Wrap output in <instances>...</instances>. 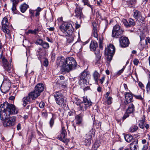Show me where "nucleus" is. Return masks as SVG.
Here are the masks:
<instances>
[{
  "label": "nucleus",
  "mask_w": 150,
  "mask_h": 150,
  "mask_svg": "<svg viewBox=\"0 0 150 150\" xmlns=\"http://www.w3.org/2000/svg\"><path fill=\"white\" fill-rule=\"evenodd\" d=\"M18 111L15 106L13 104H9L6 107L4 111H0L1 120L3 122L9 117L10 115L16 114Z\"/></svg>",
  "instance_id": "obj_2"
},
{
  "label": "nucleus",
  "mask_w": 150,
  "mask_h": 150,
  "mask_svg": "<svg viewBox=\"0 0 150 150\" xmlns=\"http://www.w3.org/2000/svg\"><path fill=\"white\" fill-rule=\"evenodd\" d=\"M16 5H13L12 7L11 8L12 11H13L14 13H16Z\"/></svg>",
  "instance_id": "obj_54"
},
{
  "label": "nucleus",
  "mask_w": 150,
  "mask_h": 150,
  "mask_svg": "<svg viewBox=\"0 0 150 150\" xmlns=\"http://www.w3.org/2000/svg\"><path fill=\"white\" fill-rule=\"evenodd\" d=\"M115 48L114 46L110 44L105 49V54L107 56L108 60H111L112 57L115 52Z\"/></svg>",
  "instance_id": "obj_7"
},
{
  "label": "nucleus",
  "mask_w": 150,
  "mask_h": 150,
  "mask_svg": "<svg viewBox=\"0 0 150 150\" xmlns=\"http://www.w3.org/2000/svg\"><path fill=\"white\" fill-rule=\"evenodd\" d=\"M103 36H102L101 37H99L98 43L99 48L101 49H103Z\"/></svg>",
  "instance_id": "obj_31"
},
{
  "label": "nucleus",
  "mask_w": 150,
  "mask_h": 150,
  "mask_svg": "<svg viewBox=\"0 0 150 150\" xmlns=\"http://www.w3.org/2000/svg\"><path fill=\"white\" fill-rule=\"evenodd\" d=\"M93 76L95 81L97 82L98 81V77L99 76V73L96 71L94 72Z\"/></svg>",
  "instance_id": "obj_32"
},
{
  "label": "nucleus",
  "mask_w": 150,
  "mask_h": 150,
  "mask_svg": "<svg viewBox=\"0 0 150 150\" xmlns=\"http://www.w3.org/2000/svg\"><path fill=\"white\" fill-rule=\"evenodd\" d=\"M43 50L42 48H39L37 50L38 55H39V57L42 56L43 54Z\"/></svg>",
  "instance_id": "obj_36"
},
{
  "label": "nucleus",
  "mask_w": 150,
  "mask_h": 150,
  "mask_svg": "<svg viewBox=\"0 0 150 150\" xmlns=\"http://www.w3.org/2000/svg\"><path fill=\"white\" fill-rule=\"evenodd\" d=\"M129 114H130L127 113V112H126H126L124 114V116L122 117V119L124 120L127 118L129 116Z\"/></svg>",
  "instance_id": "obj_51"
},
{
  "label": "nucleus",
  "mask_w": 150,
  "mask_h": 150,
  "mask_svg": "<svg viewBox=\"0 0 150 150\" xmlns=\"http://www.w3.org/2000/svg\"><path fill=\"white\" fill-rule=\"evenodd\" d=\"M82 2L85 5H86L91 8V10H93V7L91 5L89 4V1L88 0H82Z\"/></svg>",
  "instance_id": "obj_35"
},
{
  "label": "nucleus",
  "mask_w": 150,
  "mask_h": 150,
  "mask_svg": "<svg viewBox=\"0 0 150 150\" xmlns=\"http://www.w3.org/2000/svg\"><path fill=\"white\" fill-rule=\"evenodd\" d=\"M145 119L144 116H143L142 119L139 121V127L142 129H144V127L147 129H148L150 127L149 125V124L144 123Z\"/></svg>",
  "instance_id": "obj_19"
},
{
  "label": "nucleus",
  "mask_w": 150,
  "mask_h": 150,
  "mask_svg": "<svg viewBox=\"0 0 150 150\" xmlns=\"http://www.w3.org/2000/svg\"><path fill=\"white\" fill-rule=\"evenodd\" d=\"M42 46L44 48L47 49L49 47V45L48 43L47 42H44L43 43Z\"/></svg>",
  "instance_id": "obj_41"
},
{
  "label": "nucleus",
  "mask_w": 150,
  "mask_h": 150,
  "mask_svg": "<svg viewBox=\"0 0 150 150\" xmlns=\"http://www.w3.org/2000/svg\"><path fill=\"white\" fill-rule=\"evenodd\" d=\"M75 115V113L74 111H72L69 112L67 115V117L69 119H72V120H73Z\"/></svg>",
  "instance_id": "obj_30"
},
{
  "label": "nucleus",
  "mask_w": 150,
  "mask_h": 150,
  "mask_svg": "<svg viewBox=\"0 0 150 150\" xmlns=\"http://www.w3.org/2000/svg\"><path fill=\"white\" fill-rule=\"evenodd\" d=\"M120 45L122 47H127L129 44V41L127 38L124 37H121L119 40Z\"/></svg>",
  "instance_id": "obj_15"
},
{
  "label": "nucleus",
  "mask_w": 150,
  "mask_h": 150,
  "mask_svg": "<svg viewBox=\"0 0 150 150\" xmlns=\"http://www.w3.org/2000/svg\"><path fill=\"white\" fill-rule=\"evenodd\" d=\"M75 16L77 18L80 19L81 22V19L83 18L84 17L82 12V9L81 8L79 7L76 6L75 10Z\"/></svg>",
  "instance_id": "obj_17"
},
{
  "label": "nucleus",
  "mask_w": 150,
  "mask_h": 150,
  "mask_svg": "<svg viewBox=\"0 0 150 150\" xmlns=\"http://www.w3.org/2000/svg\"><path fill=\"white\" fill-rule=\"evenodd\" d=\"M0 59L5 69L9 73H13V70L11 64L12 60H10V62H8L4 57L3 56L2 52L0 54Z\"/></svg>",
  "instance_id": "obj_6"
},
{
  "label": "nucleus",
  "mask_w": 150,
  "mask_h": 150,
  "mask_svg": "<svg viewBox=\"0 0 150 150\" xmlns=\"http://www.w3.org/2000/svg\"><path fill=\"white\" fill-rule=\"evenodd\" d=\"M133 16L137 21H140L141 20L143 21L144 20V18L142 16L141 12L137 10L134 11Z\"/></svg>",
  "instance_id": "obj_16"
},
{
  "label": "nucleus",
  "mask_w": 150,
  "mask_h": 150,
  "mask_svg": "<svg viewBox=\"0 0 150 150\" xmlns=\"http://www.w3.org/2000/svg\"><path fill=\"white\" fill-rule=\"evenodd\" d=\"M68 36L69 37L67 38V43H69L72 42L74 40V37L72 36Z\"/></svg>",
  "instance_id": "obj_33"
},
{
  "label": "nucleus",
  "mask_w": 150,
  "mask_h": 150,
  "mask_svg": "<svg viewBox=\"0 0 150 150\" xmlns=\"http://www.w3.org/2000/svg\"><path fill=\"white\" fill-rule=\"evenodd\" d=\"M44 89V86L43 84L42 83H38L35 87L34 91H32L34 94V97L37 98L40 94L43 91Z\"/></svg>",
  "instance_id": "obj_11"
},
{
  "label": "nucleus",
  "mask_w": 150,
  "mask_h": 150,
  "mask_svg": "<svg viewBox=\"0 0 150 150\" xmlns=\"http://www.w3.org/2000/svg\"><path fill=\"white\" fill-rule=\"evenodd\" d=\"M134 64L135 65H137L139 63V61L137 59H135L133 61Z\"/></svg>",
  "instance_id": "obj_57"
},
{
  "label": "nucleus",
  "mask_w": 150,
  "mask_h": 150,
  "mask_svg": "<svg viewBox=\"0 0 150 150\" xmlns=\"http://www.w3.org/2000/svg\"><path fill=\"white\" fill-rule=\"evenodd\" d=\"M54 122V119L53 117H52L50 120V125L51 127H52L53 126Z\"/></svg>",
  "instance_id": "obj_45"
},
{
  "label": "nucleus",
  "mask_w": 150,
  "mask_h": 150,
  "mask_svg": "<svg viewBox=\"0 0 150 150\" xmlns=\"http://www.w3.org/2000/svg\"><path fill=\"white\" fill-rule=\"evenodd\" d=\"M22 1V0H13V5L16 6L18 3Z\"/></svg>",
  "instance_id": "obj_48"
},
{
  "label": "nucleus",
  "mask_w": 150,
  "mask_h": 150,
  "mask_svg": "<svg viewBox=\"0 0 150 150\" xmlns=\"http://www.w3.org/2000/svg\"><path fill=\"white\" fill-rule=\"evenodd\" d=\"M95 53L96 55L95 59L94 60L96 64H98L100 63V61L101 54L100 53V51L98 49L96 50L95 51Z\"/></svg>",
  "instance_id": "obj_21"
},
{
  "label": "nucleus",
  "mask_w": 150,
  "mask_h": 150,
  "mask_svg": "<svg viewBox=\"0 0 150 150\" xmlns=\"http://www.w3.org/2000/svg\"><path fill=\"white\" fill-rule=\"evenodd\" d=\"M21 124L20 123H18L17 126V130H19L21 129Z\"/></svg>",
  "instance_id": "obj_64"
},
{
  "label": "nucleus",
  "mask_w": 150,
  "mask_h": 150,
  "mask_svg": "<svg viewBox=\"0 0 150 150\" xmlns=\"http://www.w3.org/2000/svg\"><path fill=\"white\" fill-rule=\"evenodd\" d=\"M29 13L32 16H34V11L30 9L29 10Z\"/></svg>",
  "instance_id": "obj_61"
},
{
  "label": "nucleus",
  "mask_w": 150,
  "mask_h": 150,
  "mask_svg": "<svg viewBox=\"0 0 150 150\" xmlns=\"http://www.w3.org/2000/svg\"><path fill=\"white\" fill-rule=\"evenodd\" d=\"M138 147L137 141H134L130 144V147L131 150H137Z\"/></svg>",
  "instance_id": "obj_24"
},
{
  "label": "nucleus",
  "mask_w": 150,
  "mask_h": 150,
  "mask_svg": "<svg viewBox=\"0 0 150 150\" xmlns=\"http://www.w3.org/2000/svg\"><path fill=\"white\" fill-rule=\"evenodd\" d=\"M45 105V104L43 102H41L39 104V106L40 108H44Z\"/></svg>",
  "instance_id": "obj_55"
},
{
  "label": "nucleus",
  "mask_w": 150,
  "mask_h": 150,
  "mask_svg": "<svg viewBox=\"0 0 150 150\" xmlns=\"http://www.w3.org/2000/svg\"><path fill=\"white\" fill-rule=\"evenodd\" d=\"M75 28L76 29H78L80 27V25L78 24V22L76 21L75 24Z\"/></svg>",
  "instance_id": "obj_60"
},
{
  "label": "nucleus",
  "mask_w": 150,
  "mask_h": 150,
  "mask_svg": "<svg viewBox=\"0 0 150 150\" xmlns=\"http://www.w3.org/2000/svg\"><path fill=\"white\" fill-rule=\"evenodd\" d=\"M138 129V127L136 125L131 127L129 129V131L131 132H133L136 131Z\"/></svg>",
  "instance_id": "obj_34"
},
{
  "label": "nucleus",
  "mask_w": 150,
  "mask_h": 150,
  "mask_svg": "<svg viewBox=\"0 0 150 150\" xmlns=\"http://www.w3.org/2000/svg\"><path fill=\"white\" fill-rule=\"evenodd\" d=\"M92 24L93 26V30H97L96 23L95 22H93L92 23Z\"/></svg>",
  "instance_id": "obj_50"
},
{
  "label": "nucleus",
  "mask_w": 150,
  "mask_h": 150,
  "mask_svg": "<svg viewBox=\"0 0 150 150\" xmlns=\"http://www.w3.org/2000/svg\"><path fill=\"white\" fill-rule=\"evenodd\" d=\"M98 47V45L97 42L96 41H92L90 45V49L93 50H94L97 47Z\"/></svg>",
  "instance_id": "obj_27"
},
{
  "label": "nucleus",
  "mask_w": 150,
  "mask_h": 150,
  "mask_svg": "<svg viewBox=\"0 0 150 150\" xmlns=\"http://www.w3.org/2000/svg\"><path fill=\"white\" fill-rule=\"evenodd\" d=\"M9 104H11L8 103L7 102H6L1 104L0 106V111H5L6 109V107Z\"/></svg>",
  "instance_id": "obj_28"
},
{
  "label": "nucleus",
  "mask_w": 150,
  "mask_h": 150,
  "mask_svg": "<svg viewBox=\"0 0 150 150\" xmlns=\"http://www.w3.org/2000/svg\"><path fill=\"white\" fill-rule=\"evenodd\" d=\"M125 68H123L122 69L119 70L117 73V75L118 76L120 75L124 70Z\"/></svg>",
  "instance_id": "obj_56"
},
{
  "label": "nucleus",
  "mask_w": 150,
  "mask_h": 150,
  "mask_svg": "<svg viewBox=\"0 0 150 150\" xmlns=\"http://www.w3.org/2000/svg\"><path fill=\"white\" fill-rule=\"evenodd\" d=\"M136 3L135 0H129L128 1V4L129 5V6L130 7H131L133 6V5Z\"/></svg>",
  "instance_id": "obj_39"
},
{
  "label": "nucleus",
  "mask_w": 150,
  "mask_h": 150,
  "mask_svg": "<svg viewBox=\"0 0 150 150\" xmlns=\"http://www.w3.org/2000/svg\"><path fill=\"white\" fill-rule=\"evenodd\" d=\"M51 59L52 61L53 62H54L55 59V54L54 53L52 52L51 54Z\"/></svg>",
  "instance_id": "obj_43"
},
{
  "label": "nucleus",
  "mask_w": 150,
  "mask_h": 150,
  "mask_svg": "<svg viewBox=\"0 0 150 150\" xmlns=\"http://www.w3.org/2000/svg\"><path fill=\"white\" fill-rule=\"evenodd\" d=\"M67 135L66 130L62 128L61 131V134L58 137V139L64 143H67L69 142V140L66 138Z\"/></svg>",
  "instance_id": "obj_14"
},
{
  "label": "nucleus",
  "mask_w": 150,
  "mask_h": 150,
  "mask_svg": "<svg viewBox=\"0 0 150 150\" xmlns=\"http://www.w3.org/2000/svg\"><path fill=\"white\" fill-rule=\"evenodd\" d=\"M128 22L125 19L122 20L123 23L125 26L127 28H129L135 25L134 20L132 18H129Z\"/></svg>",
  "instance_id": "obj_18"
},
{
  "label": "nucleus",
  "mask_w": 150,
  "mask_h": 150,
  "mask_svg": "<svg viewBox=\"0 0 150 150\" xmlns=\"http://www.w3.org/2000/svg\"><path fill=\"white\" fill-rule=\"evenodd\" d=\"M139 37L140 38V41L141 42L142 40L144 39L145 37L144 34L142 32H141L139 35Z\"/></svg>",
  "instance_id": "obj_46"
},
{
  "label": "nucleus",
  "mask_w": 150,
  "mask_h": 150,
  "mask_svg": "<svg viewBox=\"0 0 150 150\" xmlns=\"http://www.w3.org/2000/svg\"><path fill=\"white\" fill-rule=\"evenodd\" d=\"M90 76L91 75L88 71H84L81 73L80 76L79 81V85H81L83 87L86 84H89L88 80L90 79Z\"/></svg>",
  "instance_id": "obj_5"
},
{
  "label": "nucleus",
  "mask_w": 150,
  "mask_h": 150,
  "mask_svg": "<svg viewBox=\"0 0 150 150\" xmlns=\"http://www.w3.org/2000/svg\"><path fill=\"white\" fill-rule=\"evenodd\" d=\"M133 96L132 94L128 93H127L125 94V99L124 103L125 105L131 103L132 101Z\"/></svg>",
  "instance_id": "obj_20"
},
{
  "label": "nucleus",
  "mask_w": 150,
  "mask_h": 150,
  "mask_svg": "<svg viewBox=\"0 0 150 150\" xmlns=\"http://www.w3.org/2000/svg\"><path fill=\"white\" fill-rule=\"evenodd\" d=\"M105 77L104 76H103V77L100 79V81L101 84L103 83V82L104 80Z\"/></svg>",
  "instance_id": "obj_62"
},
{
  "label": "nucleus",
  "mask_w": 150,
  "mask_h": 150,
  "mask_svg": "<svg viewBox=\"0 0 150 150\" xmlns=\"http://www.w3.org/2000/svg\"><path fill=\"white\" fill-rule=\"evenodd\" d=\"M134 97L136 98V99H139V100H142L143 99V98L142 97L141 95H134Z\"/></svg>",
  "instance_id": "obj_53"
},
{
  "label": "nucleus",
  "mask_w": 150,
  "mask_h": 150,
  "mask_svg": "<svg viewBox=\"0 0 150 150\" xmlns=\"http://www.w3.org/2000/svg\"><path fill=\"white\" fill-rule=\"evenodd\" d=\"M88 85V84H86V85L83 86V87L81 85H80V86L81 88H83L84 91H85L90 89L89 86H87Z\"/></svg>",
  "instance_id": "obj_37"
},
{
  "label": "nucleus",
  "mask_w": 150,
  "mask_h": 150,
  "mask_svg": "<svg viewBox=\"0 0 150 150\" xmlns=\"http://www.w3.org/2000/svg\"><path fill=\"white\" fill-rule=\"evenodd\" d=\"M92 105V102L90 99L88 98L87 96H84L83 98L82 102L80 105V108L81 110L84 111L89 108Z\"/></svg>",
  "instance_id": "obj_8"
},
{
  "label": "nucleus",
  "mask_w": 150,
  "mask_h": 150,
  "mask_svg": "<svg viewBox=\"0 0 150 150\" xmlns=\"http://www.w3.org/2000/svg\"><path fill=\"white\" fill-rule=\"evenodd\" d=\"M16 118L14 116L9 117L3 122V126L4 127L13 126L16 124Z\"/></svg>",
  "instance_id": "obj_12"
},
{
  "label": "nucleus",
  "mask_w": 150,
  "mask_h": 150,
  "mask_svg": "<svg viewBox=\"0 0 150 150\" xmlns=\"http://www.w3.org/2000/svg\"><path fill=\"white\" fill-rule=\"evenodd\" d=\"M145 42L146 44H147V42L150 44V38L149 37H147L145 40Z\"/></svg>",
  "instance_id": "obj_63"
},
{
  "label": "nucleus",
  "mask_w": 150,
  "mask_h": 150,
  "mask_svg": "<svg viewBox=\"0 0 150 150\" xmlns=\"http://www.w3.org/2000/svg\"><path fill=\"white\" fill-rule=\"evenodd\" d=\"M123 30L120 28V27L118 25H116L113 27L112 32V37L117 38L122 34Z\"/></svg>",
  "instance_id": "obj_10"
},
{
  "label": "nucleus",
  "mask_w": 150,
  "mask_h": 150,
  "mask_svg": "<svg viewBox=\"0 0 150 150\" xmlns=\"http://www.w3.org/2000/svg\"><path fill=\"white\" fill-rule=\"evenodd\" d=\"M93 36L95 38H97V39L98 40V34L97 32V30H95V31L93 30Z\"/></svg>",
  "instance_id": "obj_47"
},
{
  "label": "nucleus",
  "mask_w": 150,
  "mask_h": 150,
  "mask_svg": "<svg viewBox=\"0 0 150 150\" xmlns=\"http://www.w3.org/2000/svg\"><path fill=\"white\" fill-rule=\"evenodd\" d=\"M148 143L147 142V144L144 145L141 150H147L148 147Z\"/></svg>",
  "instance_id": "obj_52"
},
{
  "label": "nucleus",
  "mask_w": 150,
  "mask_h": 150,
  "mask_svg": "<svg viewBox=\"0 0 150 150\" xmlns=\"http://www.w3.org/2000/svg\"><path fill=\"white\" fill-rule=\"evenodd\" d=\"M60 29L65 36L71 35L73 30V27L71 24L67 22L63 23L60 26Z\"/></svg>",
  "instance_id": "obj_4"
},
{
  "label": "nucleus",
  "mask_w": 150,
  "mask_h": 150,
  "mask_svg": "<svg viewBox=\"0 0 150 150\" xmlns=\"http://www.w3.org/2000/svg\"><path fill=\"white\" fill-rule=\"evenodd\" d=\"M42 117L45 118H46L48 115L47 112L45 110L44 111H43L42 112Z\"/></svg>",
  "instance_id": "obj_44"
},
{
  "label": "nucleus",
  "mask_w": 150,
  "mask_h": 150,
  "mask_svg": "<svg viewBox=\"0 0 150 150\" xmlns=\"http://www.w3.org/2000/svg\"><path fill=\"white\" fill-rule=\"evenodd\" d=\"M48 64V61L47 59H45V60L43 62V65H44L47 67Z\"/></svg>",
  "instance_id": "obj_58"
},
{
  "label": "nucleus",
  "mask_w": 150,
  "mask_h": 150,
  "mask_svg": "<svg viewBox=\"0 0 150 150\" xmlns=\"http://www.w3.org/2000/svg\"><path fill=\"white\" fill-rule=\"evenodd\" d=\"M83 115L80 114L77 115L75 116V119L76 120V124L78 125L81 124L82 121V117Z\"/></svg>",
  "instance_id": "obj_25"
},
{
  "label": "nucleus",
  "mask_w": 150,
  "mask_h": 150,
  "mask_svg": "<svg viewBox=\"0 0 150 150\" xmlns=\"http://www.w3.org/2000/svg\"><path fill=\"white\" fill-rule=\"evenodd\" d=\"M82 44V43H79V42L76 43L75 44V45L76 46H79V48L80 50V49L82 48V45H81Z\"/></svg>",
  "instance_id": "obj_59"
},
{
  "label": "nucleus",
  "mask_w": 150,
  "mask_h": 150,
  "mask_svg": "<svg viewBox=\"0 0 150 150\" xmlns=\"http://www.w3.org/2000/svg\"><path fill=\"white\" fill-rule=\"evenodd\" d=\"M107 99V103L109 105L112 103V98L111 97H109L108 98H106Z\"/></svg>",
  "instance_id": "obj_40"
},
{
  "label": "nucleus",
  "mask_w": 150,
  "mask_h": 150,
  "mask_svg": "<svg viewBox=\"0 0 150 150\" xmlns=\"http://www.w3.org/2000/svg\"><path fill=\"white\" fill-rule=\"evenodd\" d=\"M135 111V107L134 105L132 103H131L128 105L126 111L127 113L131 114L134 112Z\"/></svg>",
  "instance_id": "obj_23"
},
{
  "label": "nucleus",
  "mask_w": 150,
  "mask_h": 150,
  "mask_svg": "<svg viewBox=\"0 0 150 150\" xmlns=\"http://www.w3.org/2000/svg\"><path fill=\"white\" fill-rule=\"evenodd\" d=\"M57 63L61 67V70L62 72H69L75 69L77 65L75 59L72 57L67 58L66 59L62 57L57 60Z\"/></svg>",
  "instance_id": "obj_1"
},
{
  "label": "nucleus",
  "mask_w": 150,
  "mask_h": 150,
  "mask_svg": "<svg viewBox=\"0 0 150 150\" xmlns=\"http://www.w3.org/2000/svg\"><path fill=\"white\" fill-rule=\"evenodd\" d=\"M44 42L42 40L40 39L37 40L35 43L36 44L42 46Z\"/></svg>",
  "instance_id": "obj_42"
},
{
  "label": "nucleus",
  "mask_w": 150,
  "mask_h": 150,
  "mask_svg": "<svg viewBox=\"0 0 150 150\" xmlns=\"http://www.w3.org/2000/svg\"><path fill=\"white\" fill-rule=\"evenodd\" d=\"M146 89L148 92H150V82H149L147 84Z\"/></svg>",
  "instance_id": "obj_49"
},
{
  "label": "nucleus",
  "mask_w": 150,
  "mask_h": 150,
  "mask_svg": "<svg viewBox=\"0 0 150 150\" xmlns=\"http://www.w3.org/2000/svg\"><path fill=\"white\" fill-rule=\"evenodd\" d=\"M29 6L25 3L22 4L20 6L21 11L23 13L25 12L27 9L28 8Z\"/></svg>",
  "instance_id": "obj_26"
},
{
  "label": "nucleus",
  "mask_w": 150,
  "mask_h": 150,
  "mask_svg": "<svg viewBox=\"0 0 150 150\" xmlns=\"http://www.w3.org/2000/svg\"><path fill=\"white\" fill-rule=\"evenodd\" d=\"M124 138L126 141L128 142H130L133 138V137L131 135L129 134L125 135Z\"/></svg>",
  "instance_id": "obj_29"
},
{
  "label": "nucleus",
  "mask_w": 150,
  "mask_h": 150,
  "mask_svg": "<svg viewBox=\"0 0 150 150\" xmlns=\"http://www.w3.org/2000/svg\"><path fill=\"white\" fill-rule=\"evenodd\" d=\"M53 96L57 104L58 105L61 107L64 105L66 102L65 98L62 90L54 93Z\"/></svg>",
  "instance_id": "obj_3"
},
{
  "label": "nucleus",
  "mask_w": 150,
  "mask_h": 150,
  "mask_svg": "<svg viewBox=\"0 0 150 150\" xmlns=\"http://www.w3.org/2000/svg\"><path fill=\"white\" fill-rule=\"evenodd\" d=\"M33 95H34L32 92L29 93L28 94V96H27L24 97L22 99L23 101V105L24 106H25L28 103H30L31 101V98L32 100H34L37 98V97H34Z\"/></svg>",
  "instance_id": "obj_13"
},
{
  "label": "nucleus",
  "mask_w": 150,
  "mask_h": 150,
  "mask_svg": "<svg viewBox=\"0 0 150 150\" xmlns=\"http://www.w3.org/2000/svg\"><path fill=\"white\" fill-rule=\"evenodd\" d=\"M2 30L3 32L5 33V36L6 38H10L11 35L10 34V30L8 29L9 27V23L8 22V19L6 17L3 18L2 21Z\"/></svg>",
  "instance_id": "obj_9"
},
{
  "label": "nucleus",
  "mask_w": 150,
  "mask_h": 150,
  "mask_svg": "<svg viewBox=\"0 0 150 150\" xmlns=\"http://www.w3.org/2000/svg\"><path fill=\"white\" fill-rule=\"evenodd\" d=\"M88 134L89 135H87V139L82 142L83 145L88 146L91 144V139L92 137V134L91 132H89Z\"/></svg>",
  "instance_id": "obj_22"
},
{
  "label": "nucleus",
  "mask_w": 150,
  "mask_h": 150,
  "mask_svg": "<svg viewBox=\"0 0 150 150\" xmlns=\"http://www.w3.org/2000/svg\"><path fill=\"white\" fill-rule=\"evenodd\" d=\"M42 10V8L39 7H38L37 9L35 10L36 13L35 14V16H38L40 14V12Z\"/></svg>",
  "instance_id": "obj_38"
}]
</instances>
